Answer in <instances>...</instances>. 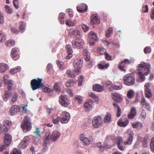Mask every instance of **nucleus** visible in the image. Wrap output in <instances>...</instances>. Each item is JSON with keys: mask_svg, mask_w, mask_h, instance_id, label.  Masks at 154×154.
I'll list each match as a JSON object with an SVG mask.
<instances>
[{"mask_svg": "<svg viewBox=\"0 0 154 154\" xmlns=\"http://www.w3.org/2000/svg\"><path fill=\"white\" fill-rule=\"evenodd\" d=\"M20 111V108L17 105L13 106L9 111V114L11 116H14L17 112Z\"/></svg>", "mask_w": 154, "mask_h": 154, "instance_id": "nucleus-19", "label": "nucleus"}, {"mask_svg": "<svg viewBox=\"0 0 154 154\" xmlns=\"http://www.w3.org/2000/svg\"><path fill=\"white\" fill-rule=\"evenodd\" d=\"M80 139L82 141L84 145L87 146L89 144L90 142L93 141V138L92 136L89 137V138H88L83 134H81L80 137Z\"/></svg>", "mask_w": 154, "mask_h": 154, "instance_id": "nucleus-12", "label": "nucleus"}, {"mask_svg": "<svg viewBox=\"0 0 154 154\" xmlns=\"http://www.w3.org/2000/svg\"><path fill=\"white\" fill-rule=\"evenodd\" d=\"M137 68L138 70L139 76L137 81L138 82H142L145 79V76L147 75L150 72L151 66L149 63L142 62L137 65Z\"/></svg>", "mask_w": 154, "mask_h": 154, "instance_id": "nucleus-1", "label": "nucleus"}, {"mask_svg": "<svg viewBox=\"0 0 154 154\" xmlns=\"http://www.w3.org/2000/svg\"><path fill=\"white\" fill-rule=\"evenodd\" d=\"M29 138L28 136H27L25 137H24L23 140L22 141L24 142V143H25V144H26L27 145H28V141L29 140Z\"/></svg>", "mask_w": 154, "mask_h": 154, "instance_id": "nucleus-54", "label": "nucleus"}, {"mask_svg": "<svg viewBox=\"0 0 154 154\" xmlns=\"http://www.w3.org/2000/svg\"><path fill=\"white\" fill-rule=\"evenodd\" d=\"M145 95L146 97L148 98H150L152 96L151 91L149 89L146 88L145 90Z\"/></svg>", "mask_w": 154, "mask_h": 154, "instance_id": "nucleus-30", "label": "nucleus"}, {"mask_svg": "<svg viewBox=\"0 0 154 154\" xmlns=\"http://www.w3.org/2000/svg\"><path fill=\"white\" fill-rule=\"evenodd\" d=\"M60 134L57 131H54L50 136V139L53 142L56 141L60 137Z\"/></svg>", "mask_w": 154, "mask_h": 154, "instance_id": "nucleus-16", "label": "nucleus"}, {"mask_svg": "<svg viewBox=\"0 0 154 154\" xmlns=\"http://www.w3.org/2000/svg\"><path fill=\"white\" fill-rule=\"evenodd\" d=\"M62 118L61 119V122L62 124L67 123L70 119V114L68 112L66 111L62 112L61 113Z\"/></svg>", "mask_w": 154, "mask_h": 154, "instance_id": "nucleus-9", "label": "nucleus"}, {"mask_svg": "<svg viewBox=\"0 0 154 154\" xmlns=\"http://www.w3.org/2000/svg\"><path fill=\"white\" fill-rule=\"evenodd\" d=\"M5 8L6 12L8 14H11L13 12L12 9L8 5L5 6Z\"/></svg>", "mask_w": 154, "mask_h": 154, "instance_id": "nucleus-38", "label": "nucleus"}, {"mask_svg": "<svg viewBox=\"0 0 154 154\" xmlns=\"http://www.w3.org/2000/svg\"><path fill=\"white\" fill-rule=\"evenodd\" d=\"M66 49L67 52L68 54H72V50L70 45H67L66 47Z\"/></svg>", "mask_w": 154, "mask_h": 154, "instance_id": "nucleus-51", "label": "nucleus"}, {"mask_svg": "<svg viewBox=\"0 0 154 154\" xmlns=\"http://www.w3.org/2000/svg\"><path fill=\"white\" fill-rule=\"evenodd\" d=\"M25 24L23 21H21L20 23V26L19 29L20 31L21 32H23L25 30L26 28L25 27Z\"/></svg>", "mask_w": 154, "mask_h": 154, "instance_id": "nucleus-33", "label": "nucleus"}, {"mask_svg": "<svg viewBox=\"0 0 154 154\" xmlns=\"http://www.w3.org/2000/svg\"><path fill=\"white\" fill-rule=\"evenodd\" d=\"M93 102L91 100H89L84 104V107L86 111L88 112L91 111L93 107Z\"/></svg>", "mask_w": 154, "mask_h": 154, "instance_id": "nucleus-14", "label": "nucleus"}, {"mask_svg": "<svg viewBox=\"0 0 154 154\" xmlns=\"http://www.w3.org/2000/svg\"><path fill=\"white\" fill-rule=\"evenodd\" d=\"M112 88L115 90H119L122 88V85L117 86L114 85L112 87Z\"/></svg>", "mask_w": 154, "mask_h": 154, "instance_id": "nucleus-60", "label": "nucleus"}, {"mask_svg": "<svg viewBox=\"0 0 154 154\" xmlns=\"http://www.w3.org/2000/svg\"><path fill=\"white\" fill-rule=\"evenodd\" d=\"M6 45L8 47L13 46L15 45V42L14 40H9L6 42Z\"/></svg>", "mask_w": 154, "mask_h": 154, "instance_id": "nucleus-40", "label": "nucleus"}, {"mask_svg": "<svg viewBox=\"0 0 154 154\" xmlns=\"http://www.w3.org/2000/svg\"><path fill=\"white\" fill-rule=\"evenodd\" d=\"M60 119V118L59 116H57V118L54 119L53 118L52 121L54 124H56L58 123Z\"/></svg>", "mask_w": 154, "mask_h": 154, "instance_id": "nucleus-53", "label": "nucleus"}, {"mask_svg": "<svg viewBox=\"0 0 154 154\" xmlns=\"http://www.w3.org/2000/svg\"><path fill=\"white\" fill-rule=\"evenodd\" d=\"M132 126L134 128L140 129L143 127V125L140 122H137L133 123Z\"/></svg>", "mask_w": 154, "mask_h": 154, "instance_id": "nucleus-29", "label": "nucleus"}, {"mask_svg": "<svg viewBox=\"0 0 154 154\" xmlns=\"http://www.w3.org/2000/svg\"><path fill=\"white\" fill-rule=\"evenodd\" d=\"M4 144L6 146H8L11 144L12 140L11 135L9 134H6L4 137Z\"/></svg>", "mask_w": 154, "mask_h": 154, "instance_id": "nucleus-15", "label": "nucleus"}, {"mask_svg": "<svg viewBox=\"0 0 154 154\" xmlns=\"http://www.w3.org/2000/svg\"><path fill=\"white\" fill-rule=\"evenodd\" d=\"M143 51L145 54L150 53L151 52V48L147 46L144 49Z\"/></svg>", "mask_w": 154, "mask_h": 154, "instance_id": "nucleus-52", "label": "nucleus"}, {"mask_svg": "<svg viewBox=\"0 0 154 154\" xmlns=\"http://www.w3.org/2000/svg\"><path fill=\"white\" fill-rule=\"evenodd\" d=\"M4 22V17L3 14L0 13V24H2Z\"/></svg>", "mask_w": 154, "mask_h": 154, "instance_id": "nucleus-55", "label": "nucleus"}, {"mask_svg": "<svg viewBox=\"0 0 154 154\" xmlns=\"http://www.w3.org/2000/svg\"><path fill=\"white\" fill-rule=\"evenodd\" d=\"M93 127L97 128L101 126L103 124L101 117L99 116L94 117L92 119Z\"/></svg>", "mask_w": 154, "mask_h": 154, "instance_id": "nucleus-5", "label": "nucleus"}, {"mask_svg": "<svg viewBox=\"0 0 154 154\" xmlns=\"http://www.w3.org/2000/svg\"><path fill=\"white\" fill-rule=\"evenodd\" d=\"M112 97L113 99L117 101L118 102H120L122 100L120 95L117 93H114L113 94Z\"/></svg>", "mask_w": 154, "mask_h": 154, "instance_id": "nucleus-26", "label": "nucleus"}, {"mask_svg": "<svg viewBox=\"0 0 154 154\" xmlns=\"http://www.w3.org/2000/svg\"><path fill=\"white\" fill-rule=\"evenodd\" d=\"M80 32L78 30H74L72 31V33L75 36H79L80 34Z\"/></svg>", "mask_w": 154, "mask_h": 154, "instance_id": "nucleus-50", "label": "nucleus"}, {"mask_svg": "<svg viewBox=\"0 0 154 154\" xmlns=\"http://www.w3.org/2000/svg\"><path fill=\"white\" fill-rule=\"evenodd\" d=\"M28 146V145L25 144V143H24V142L22 140L21 141V142L18 145L19 148L20 149H23L25 148Z\"/></svg>", "mask_w": 154, "mask_h": 154, "instance_id": "nucleus-48", "label": "nucleus"}, {"mask_svg": "<svg viewBox=\"0 0 154 154\" xmlns=\"http://www.w3.org/2000/svg\"><path fill=\"white\" fill-rule=\"evenodd\" d=\"M129 63L130 62L128 59H125L124 60L122 61L119 64L118 66L119 69L124 72H125L126 70L125 69V68L126 65L129 64Z\"/></svg>", "mask_w": 154, "mask_h": 154, "instance_id": "nucleus-18", "label": "nucleus"}, {"mask_svg": "<svg viewBox=\"0 0 154 154\" xmlns=\"http://www.w3.org/2000/svg\"><path fill=\"white\" fill-rule=\"evenodd\" d=\"M130 113H131V114H133V116H135L136 113V108L135 107L131 108Z\"/></svg>", "mask_w": 154, "mask_h": 154, "instance_id": "nucleus-57", "label": "nucleus"}, {"mask_svg": "<svg viewBox=\"0 0 154 154\" xmlns=\"http://www.w3.org/2000/svg\"><path fill=\"white\" fill-rule=\"evenodd\" d=\"M75 99L79 104L82 103L83 97L81 96L75 95Z\"/></svg>", "mask_w": 154, "mask_h": 154, "instance_id": "nucleus-37", "label": "nucleus"}, {"mask_svg": "<svg viewBox=\"0 0 154 154\" xmlns=\"http://www.w3.org/2000/svg\"><path fill=\"white\" fill-rule=\"evenodd\" d=\"M84 44V41L79 39H76L72 42V46L74 48H82Z\"/></svg>", "mask_w": 154, "mask_h": 154, "instance_id": "nucleus-7", "label": "nucleus"}, {"mask_svg": "<svg viewBox=\"0 0 154 154\" xmlns=\"http://www.w3.org/2000/svg\"><path fill=\"white\" fill-rule=\"evenodd\" d=\"M11 154H21L20 150H18L17 148L14 149Z\"/></svg>", "mask_w": 154, "mask_h": 154, "instance_id": "nucleus-58", "label": "nucleus"}, {"mask_svg": "<svg viewBox=\"0 0 154 154\" xmlns=\"http://www.w3.org/2000/svg\"><path fill=\"white\" fill-rule=\"evenodd\" d=\"M73 81L72 80H69L66 83V85L67 87H70L73 86Z\"/></svg>", "mask_w": 154, "mask_h": 154, "instance_id": "nucleus-49", "label": "nucleus"}, {"mask_svg": "<svg viewBox=\"0 0 154 154\" xmlns=\"http://www.w3.org/2000/svg\"><path fill=\"white\" fill-rule=\"evenodd\" d=\"M93 90L94 91L101 92L103 90V87L99 84H96L94 85Z\"/></svg>", "mask_w": 154, "mask_h": 154, "instance_id": "nucleus-24", "label": "nucleus"}, {"mask_svg": "<svg viewBox=\"0 0 154 154\" xmlns=\"http://www.w3.org/2000/svg\"><path fill=\"white\" fill-rule=\"evenodd\" d=\"M126 134L128 138L127 140L125 142L124 144L125 145H130L132 143L133 140V132L131 130L129 129L127 131Z\"/></svg>", "mask_w": 154, "mask_h": 154, "instance_id": "nucleus-10", "label": "nucleus"}, {"mask_svg": "<svg viewBox=\"0 0 154 154\" xmlns=\"http://www.w3.org/2000/svg\"><path fill=\"white\" fill-rule=\"evenodd\" d=\"M105 58L107 60H112V57L109 55V54L106 53L105 54Z\"/></svg>", "mask_w": 154, "mask_h": 154, "instance_id": "nucleus-63", "label": "nucleus"}, {"mask_svg": "<svg viewBox=\"0 0 154 154\" xmlns=\"http://www.w3.org/2000/svg\"><path fill=\"white\" fill-rule=\"evenodd\" d=\"M141 104L143 106H145L147 108H148L149 107V104L146 101L145 98L143 97L141 99Z\"/></svg>", "mask_w": 154, "mask_h": 154, "instance_id": "nucleus-34", "label": "nucleus"}, {"mask_svg": "<svg viewBox=\"0 0 154 154\" xmlns=\"http://www.w3.org/2000/svg\"><path fill=\"white\" fill-rule=\"evenodd\" d=\"M8 78V75H5L3 78L2 81L8 85V89L9 91H11L12 90L11 87L13 84V82L11 80H9Z\"/></svg>", "mask_w": 154, "mask_h": 154, "instance_id": "nucleus-11", "label": "nucleus"}, {"mask_svg": "<svg viewBox=\"0 0 154 154\" xmlns=\"http://www.w3.org/2000/svg\"><path fill=\"white\" fill-rule=\"evenodd\" d=\"M58 84L57 82L55 83L54 86V90L57 92H59L60 90V88L58 86Z\"/></svg>", "mask_w": 154, "mask_h": 154, "instance_id": "nucleus-45", "label": "nucleus"}, {"mask_svg": "<svg viewBox=\"0 0 154 154\" xmlns=\"http://www.w3.org/2000/svg\"><path fill=\"white\" fill-rule=\"evenodd\" d=\"M83 61L81 59H75L73 63V65L75 69L76 70L77 72H79L81 68Z\"/></svg>", "mask_w": 154, "mask_h": 154, "instance_id": "nucleus-8", "label": "nucleus"}, {"mask_svg": "<svg viewBox=\"0 0 154 154\" xmlns=\"http://www.w3.org/2000/svg\"><path fill=\"white\" fill-rule=\"evenodd\" d=\"M50 141V140L49 135H48V136L47 135L45 136L44 137V141L43 144V145L44 146V149L45 150L47 149L46 145L49 143Z\"/></svg>", "mask_w": 154, "mask_h": 154, "instance_id": "nucleus-25", "label": "nucleus"}, {"mask_svg": "<svg viewBox=\"0 0 154 154\" xmlns=\"http://www.w3.org/2000/svg\"><path fill=\"white\" fill-rule=\"evenodd\" d=\"M19 49L17 48H13L12 50L11 53V56L14 60H16L19 58Z\"/></svg>", "mask_w": 154, "mask_h": 154, "instance_id": "nucleus-17", "label": "nucleus"}, {"mask_svg": "<svg viewBox=\"0 0 154 154\" xmlns=\"http://www.w3.org/2000/svg\"><path fill=\"white\" fill-rule=\"evenodd\" d=\"M77 72L76 70L71 71L70 70H68L66 71V73L70 77L74 78L75 77V73Z\"/></svg>", "mask_w": 154, "mask_h": 154, "instance_id": "nucleus-27", "label": "nucleus"}, {"mask_svg": "<svg viewBox=\"0 0 154 154\" xmlns=\"http://www.w3.org/2000/svg\"><path fill=\"white\" fill-rule=\"evenodd\" d=\"M112 85V83L110 81H107L106 82L104 86L106 87H110Z\"/></svg>", "mask_w": 154, "mask_h": 154, "instance_id": "nucleus-64", "label": "nucleus"}, {"mask_svg": "<svg viewBox=\"0 0 154 154\" xmlns=\"http://www.w3.org/2000/svg\"><path fill=\"white\" fill-rule=\"evenodd\" d=\"M85 58L86 61L88 62V64L93 65L94 64V63L92 61V60L90 58V55H88L85 56Z\"/></svg>", "mask_w": 154, "mask_h": 154, "instance_id": "nucleus-36", "label": "nucleus"}, {"mask_svg": "<svg viewBox=\"0 0 154 154\" xmlns=\"http://www.w3.org/2000/svg\"><path fill=\"white\" fill-rule=\"evenodd\" d=\"M150 146L151 151L154 152V137L151 140Z\"/></svg>", "mask_w": 154, "mask_h": 154, "instance_id": "nucleus-47", "label": "nucleus"}, {"mask_svg": "<svg viewBox=\"0 0 154 154\" xmlns=\"http://www.w3.org/2000/svg\"><path fill=\"white\" fill-rule=\"evenodd\" d=\"M5 34L2 31H0V43L3 42L6 39Z\"/></svg>", "mask_w": 154, "mask_h": 154, "instance_id": "nucleus-31", "label": "nucleus"}, {"mask_svg": "<svg viewBox=\"0 0 154 154\" xmlns=\"http://www.w3.org/2000/svg\"><path fill=\"white\" fill-rule=\"evenodd\" d=\"M111 120V116L110 114L107 113L106 115L104 121L105 122L108 123L110 122Z\"/></svg>", "mask_w": 154, "mask_h": 154, "instance_id": "nucleus-39", "label": "nucleus"}, {"mask_svg": "<svg viewBox=\"0 0 154 154\" xmlns=\"http://www.w3.org/2000/svg\"><path fill=\"white\" fill-rule=\"evenodd\" d=\"M18 98L17 95V93H15L14 96L12 97L11 101L10 103L11 104H13L14 102H16Z\"/></svg>", "mask_w": 154, "mask_h": 154, "instance_id": "nucleus-46", "label": "nucleus"}, {"mask_svg": "<svg viewBox=\"0 0 154 154\" xmlns=\"http://www.w3.org/2000/svg\"><path fill=\"white\" fill-rule=\"evenodd\" d=\"M59 102L62 106L67 107L68 106L69 104L67 102L68 98L66 96L60 95V97Z\"/></svg>", "mask_w": 154, "mask_h": 154, "instance_id": "nucleus-13", "label": "nucleus"}, {"mask_svg": "<svg viewBox=\"0 0 154 154\" xmlns=\"http://www.w3.org/2000/svg\"><path fill=\"white\" fill-rule=\"evenodd\" d=\"M82 28L83 30L85 32L88 31L89 29V27L88 26L84 24L82 25Z\"/></svg>", "mask_w": 154, "mask_h": 154, "instance_id": "nucleus-56", "label": "nucleus"}, {"mask_svg": "<svg viewBox=\"0 0 154 154\" xmlns=\"http://www.w3.org/2000/svg\"><path fill=\"white\" fill-rule=\"evenodd\" d=\"M146 112L145 110H143L140 114V117L143 119H144L146 117Z\"/></svg>", "mask_w": 154, "mask_h": 154, "instance_id": "nucleus-61", "label": "nucleus"}, {"mask_svg": "<svg viewBox=\"0 0 154 154\" xmlns=\"http://www.w3.org/2000/svg\"><path fill=\"white\" fill-rule=\"evenodd\" d=\"M91 19L90 23L91 25H93L94 24H98L100 23V19L96 14H93L91 17Z\"/></svg>", "mask_w": 154, "mask_h": 154, "instance_id": "nucleus-20", "label": "nucleus"}, {"mask_svg": "<svg viewBox=\"0 0 154 154\" xmlns=\"http://www.w3.org/2000/svg\"><path fill=\"white\" fill-rule=\"evenodd\" d=\"M11 122L8 120H5L3 123V126L5 128H4V131H7L10 128V126L11 125Z\"/></svg>", "mask_w": 154, "mask_h": 154, "instance_id": "nucleus-22", "label": "nucleus"}, {"mask_svg": "<svg viewBox=\"0 0 154 154\" xmlns=\"http://www.w3.org/2000/svg\"><path fill=\"white\" fill-rule=\"evenodd\" d=\"M42 79H33L31 82V87L33 90L34 91L41 88L43 85L42 83Z\"/></svg>", "mask_w": 154, "mask_h": 154, "instance_id": "nucleus-4", "label": "nucleus"}, {"mask_svg": "<svg viewBox=\"0 0 154 154\" xmlns=\"http://www.w3.org/2000/svg\"><path fill=\"white\" fill-rule=\"evenodd\" d=\"M148 8L147 5H146L143 6L142 11L143 12H146L148 11Z\"/></svg>", "mask_w": 154, "mask_h": 154, "instance_id": "nucleus-62", "label": "nucleus"}, {"mask_svg": "<svg viewBox=\"0 0 154 154\" xmlns=\"http://www.w3.org/2000/svg\"><path fill=\"white\" fill-rule=\"evenodd\" d=\"M97 52L101 55L105 54L106 53L105 49L102 48H99L98 49Z\"/></svg>", "mask_w": 154, "mask_h": 154, "instance_id": "nucleus-44", "label": "nucleus"}, {"mask_svg": "<svg viewBox=\"0 0 154 154\" xmlns=\"http://www.w3.org/2000/svg\"><path fill=\"white\" fill-rule=\"evenodd\" d=\"M89 37L90 45L92 46L94 45L95 42L98 41L97 34L93 31L90 32L89 33Z\"/></svg>", "mask_w": 154, "mask_h": 154, "instance_id": "nucleus-6", "label": "nucleus"}, {"mask_svg": "<svg viewBox=\"0 0 154 154\" xmlns=\"http://www.w3.org/2000/svg\"><path fill=\"white\" fill-rule=\"evenodd\" d=\"M9 69L8 65L5 63H0V72L1 73L5 72Z\"/></svg>", "mask_w": 154, "mask_h": 154, "instance_id": "nucleus-23", "label": "nucleus"}, {"mask_svg": "<svg viewBox=\"0 0 154 154\" xmlns=\"http://www.w3.org/2000/svg\"><path fill=\"white\" fill-rule=\"evenodd\" d=\"M88 8L87 5L84 3L81 4L80 6H77L76 7L77 11L80 13H82L87 11Z\"/></svg>", "mask_w": 154, "mask_h": 154, "instance_id": "nucleus-21", "label": "nucleus"}, {"mask_svg": "<svg viewBox=\"0 0 154 154\" xmlns=\"http://www.w3.org/2000/svg\"><path fill=\"white\" fill-rule=\"evenodd\" d=\"M112 32V29L111 27L108 28V30L106 32V36L107 38H109L110 37L111 34Z\"/></svg>", "mask_w": 154, "mask_h": 154, "instance_id": "nucleus-43", "label": "nucleus"}, {"mask_svg": "<svg viewBox=\"0 0 154 154\" xmlns=\"http://www.w3.org/2000/svg\"><path fill=\"white\" fill-rule=\"evenodd\" d=\"M135 77L133 74H128L123 77L124 84L126 85L130 86L133 85L135 82Z\"/></svg>", "mask_w": 154, "mask_h": 154, "instance_id": "nucleus-2", "label": "nucleus"}, {"mask_svg": "<svg viewBox=\"0 0 154 154\" xmlns=\"http://www.w3.org/2000/svg\"><path fill=\"white\" fill-rule=\"evenodd\" d=\"M13 3L14 7L16 9H18L19 8V6L17 5L18 3V0H14L13 1Z\"/></svg>", "mask_w": 154, "mask_h": 154, "instance_id": "nucleus-59", "label": "nucleus"}, {"mask_svg": "<svg viewBox=\"0 0 154 154\" xmlns=\"http://www.w3.org/2000/svg\"><path fill=\"white\" fill-rule=\"evenodd\" d=\"M21 127L24 132L30 130L32 128L31 119L28 117H25L21 125Z\"/></svg>", "mask_w": 154, "mask_h": 154, "instance_id": "nucleus-3", "label": "nucleus"}, {"mask_svg": "<svg viewBox=\"0 0 154 154\" xmlns=\"http://www.w3.org/2000/svg\"><path fill=\"white\" fill-rule=\"evenodd\" d=\"M128 123V120L123 122L121 120H119L117 122L118 125L121 127H125L127 126Z\"/></svg>", "mask_w": 154, "mask_h": 154, "instance_id": "nucleus-28", "label": "nucleus"}, {"mask_svg": "<svg viewBox=\"0 0 154 154\" xmlns=\"http://www.w3.org/2000/svg\"><path fill=\"white\" fill-rule=\"evenodd\" d=\"M134 91L133 90H131L129 91L127 94L128 97L130 98H132L134 97Z\"/></svg>", "mask_w": 154, "mask_h": 154, "instance_id": "nucleus-41", "label": "nucleus"}, {"mask_svg": "<svg viewBox=\"0 0 154 154\" xmlns=\"http://www.w3.org/2000/svg\"><path fill=\"white\" fill-rule=\"evenodd\" d=\"M5 95L3 97L4 100L6 101L9 97L10 92L8 91H5Z\"/></svg>", "mask_w": 154, "mask_h": 154, "instance_id": "nucleus-42", "label": "nucleus"}, {"mask_svg": "<svg viewBox=\"0 0 154 154\" xmlns=\"http://www.w3.org/2000/svg\"><path fill=\"white\" fill-rule=\"evenodd\" d=\"M65 23L66 25L67 26H72L76 24V22L75 20L72 21L70 19H68L66 21Z\"/></svg>", "mask_w": 154, "mask_h": 154, "instance_id": "nucleus-32", "label": "nucleus"}, {"mask_svg": "<svg viewBox=\"0 0 154 154\" xmlns=\"http://www.w3.org/2000/svg\"><path fill=\"white\" fill-rule=\"evenodd\" d=\"M33 136L34 138H37L40 137V133L38 128H36V131L33 132Z\"/></svg>", "mask_w": 154, "mask_h": 154, "instance_id": "nucleus-35", "label": "nucleus"}]
</instances>
